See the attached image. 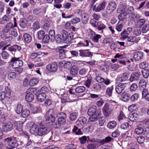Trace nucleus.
<instances>
[{
    "instance_id": "obj_1",
    "label": "nucleus",
    "mask_w": 149,
    "mask_h": 149,
    "mask_svg": "<svg viewBox=\"0 0 149 149\" xmlns=\"http://www.w3.org/2000/svg\"><path fill=\"white\" fill-rule=\"evenodd\" d=\"M56 41L58 43L64 42L69 43L72 39L73 33H68V32L64 30H62L61 34H58L56 36Z\"/></svg>"
},
{
    "instance_id": "obj_2",
    "label": "nucleus",
    "mask_w": 149,
    "mask_h": 149,
    "mask_svg": "<svg viewBox=\"0 0 149 149\" xmlns=\"http://www.w3.org/2000/svg\"><path fill=\"white\" fill-rule=\"evenodd\" d=\"M4 142H6L9 146L8 149H13L17 146V143L15 138L8 137L5 139Z\"/></svg>"
},
{
    "instance_id": "obj_3",
    "label": "nucleus",
    "mask_w": 149,
    "mask_h": 149,
    "mask_svg": "<svg viewBox=\"0 0 149 149\" xmlns=\"http://www.w3.org/2000/svg\"><path fill=\"white\" fill-rule=\"evenodd\" d=\"M35 90L36 89L33 88H29L27 90L25 97V99L27 101L30 102L33 100L34 98L33 94Z\"/></svg>"
},
{
    "instance_id": "obj_4",
    "label": "nucleus",
    "mask_w": 149,
    "mask_h": 149,
    "mask_svg": "<svg viewBox=\"0 0 149 149\" xmlns=\"http://www.w3.org/2000/svg\"><path fill=\"white\" fill-rule=\"evenodd\" d=\"M130 73L129 71H126L118 76L116 79L117 82L125 81L128 80L129 77Z\"/></svg>"
},
{
    "instance_id": "obj_5",
    "label": "nucleus",
    "mask_w": 149,
    "mask_h": 149,
    "mask_svg": "<svg viewBox=\"0 0 149 149\" xmlns=\"http://www.w3.org/2000/svg\"><path fill=\"white\" fill-rule=\"evenodd\" d=\"M12 63V66L13 68L21 67L23 65V62L19 58L14 57L11 60Z\"/></svg>"
},
{
    "instance_id": "obj_6",
    "label": "nucleus",
    "mask_w": 149,
    "mask_h": 149,
    "mask_svg": "<svg viewBox=\"0 0 149 149\" xmlns=\"http://www.w3.org/2000/svg\"><path fill=\"white\" fill-rule=\"evenodd\" d=\"M89 33V36L90 39L94 42H98L99 39L102 37V36L100 35L96 34L91 29H90Z\"/></svg>"
},
{
    "instance_id": "obj_7",
    "label": "nucleus",
    "mask_w": 149,
    "mask_h": 149,
    "mask_svg": "<svg viewBox=\"0 0 149 149\" xmlns=\"http://www.w3.org/2000/svg\"><path fill=\"white\" fill-rule=\"evenodd\" d=\"M112 106H110L108 104H105L103 108V111L104 115L107 117L111 114V112L113 110Z\"/></svg>"
},
{
    "instance_id": "obj_8",
    "label": "nucleus",
    "mask_w": 149,
    "mask_h": 149,
    "mask_svg": "<svg viewBox=\"0 0 149 149\" xmlns=\"http://www.w3.org/2000/svg\"><path fill=\"white\" fill-rule=\"evenodd\" d=\"M58 118V123L59 126L61 125L66 121V115L65 113L63 112L58 113L57 114Z\"/></svg>"
},
{
    "instance_id": "obj_9",
    "label": "nucleus",
    "mask_w": 149,
    "mask_h": 149,
    "mask_svg": "<svg viewBox=\"0 0 149 149\" xmlns=\"http://www.w3.org/2000/svg\"><path fill=\"white\" fill-rule=\"evenodd\" d=\"M53 109H49L47 112L46 121L49 123H53L55 120V118L53 115Z\"/></svg>"
},
{
    "instance_id": "obj_10",
    "label": "nucleus",
    "mask_w": 149,
    "mask_h": 149,
    "mask_svg": "<svg viewBox=\"0 0 149 149\" xmlns=\"http://www.w3.org/2000/svg\"><path fill=\"white\" fill-rule=\"evenodd\" d=\"M47 129L46 127L42 124H40L38 129V135L42 136L47 134Z\"/></svg>"
},
{
    "instance_id": "obj_11",
    "label": "nucleus",
    "mask_w": 149,
    "mask_h": 149,
    "mask_svg": "<svg viewBox=\"0 0 149 149\" xmlns=\"http://www.w3.org/2000/svg\"><path fill=\"white\" fill-rule=\"evenodd\" d=\"M57 69V65L55 62L48 64L46 66V69L49 72H56Z\"/></svg>"
},
{
    "instance_id": "obj_12",
    "label": "nucleus",
    "mask_w": 149,
    "mask_h": 149,
    "mask_svg": "<svg viewBox=\"0 0 149 149\" xmlns=\"http://www.w3.org/2000/svg\"><path fill=\"white\" fill-rule=\"evenodd\" d=\"M126 84L125 83H120L118 84L116 87V92L118 94L121 93L124 91L126 88Z\"/></svg>"
},
{
    "instance_id": "obj_13",
    "label": "nucleus",
    "mask_w": 149,
    "mask_h": 149,
    "mask_svg": "<svg viewBox=\"0 0 149 149\" xmlns=\"http://www.w3.org/2000/svg\"><path fill=\"white\" fill-rule=\"evenodd\" d=\"M122 100L124 102H127L130 99V95L129 93L127 91H124L121 95Z\"/></svg>"
},
{
    "instance_id": "obj_14",
    "label": "nucleus",
    "mask_w": 149,
    "mask_h": 149,
    "mask_svg": "<svg viewBox=\"0 0 149 149\" xmlns=\"http://www.w3.org/2000/svg\"><path fill=\"white\" fill-rule=\"evenodd\" d=\"M72 65L70 62L69 61H63L59 63V66L61 68H65L69 69Z\"/></svg>"
},
{
    "instance_id": "obj_15",
    "label": "nucleus",
    "mask_w": 149,
    "mask_h": 149,
    "mask_svg": "<svg viewBox=\"0 0 149 149\" xmlns=\"http://www.w3.org/2000/svg\"><path fill=\"white\" fill-rule=\"evenodd\" d=\"M79 52V55L81 57H91L93 56V53L88 50H80Z\"/></svg>"
},
{
    "instance_id": "obj_16",
    "label": "nucleus",
    "mask_w": 149,
    "mask_h": 149,
    "mask_svg": "<svg viewBox=\"0 0 149 149\" xmlns=\"http://www.w3.org/2000/svg\"><path fill=\"white\" fill-rule=\"evenodd\" d=\"M146 82L145 79H142L140 80L139 83V87L141 92L144 89H147L146 88Z\"/></svg>"
},
{
    "instance_id": "obj_17",
    "label": "nucleus",
    "mask_w": 149,
    "mask_h": 149,
    "mask_svg": "<svg viewBox=\"0 0 149 149\" xmlns=\"http://www.w3.org/2000/svg\"><path fill=\"white\" fill-rule=\"evenodd\" d=\"M87 119L85 117H81L79 118L76 122V125L81 126L83 125L86 122Z\"/></svg>"
},
{
    "instance_id": "obj_18",
    "label": "nucleus",
    "mask_w": 149,
    "mask_h": 149,
    "mask_svg": "<svg viewBox=\"0 0 149 149\" xmlns=\"http://www.w3.org/2000/svg\"><path fill=\"white\" fill-rule=\"evenodd\" d=\"M13 128V125L9 122L5 123L3 126V129L5 132H7L10 131Z\"/></svg>"
},
{
    "instance_id": "obj_19",
    "label": "nucleus",
    "mask_w": 149,
    "mask_h": 149,
    "mask_svg": "<svg viewBox=\"0 0 149 149\" xmlns=\"http://www.w3.org/2000/svg\"><path fill=\"white\" fill-rule=\"evenodd\" d=\"M96 114H94L92 115L89 118V120L90 121L93 122L97 120L98 117L100 116L101 114V111L100 110L98 109V111L96 112Z\"/></svg>"
},
{
    "instance_id": "obj_20",
    "label": "nucleus",
    "mask_w": 149,
    "mask_h": 149,
    "mask_svg": "<svg viewBox=\"0 0 149 149\" xmlns=\"http://www.w3.org/2000/svg\"><path fill=\"white\" fill-rule=\"evenodd\" d=\"M24 122L19 121H16L14 123V125L16 127V129L19 131H22V128Z\"/></svg>"
},
{
    "instance_id": "obj_21",
    "label": "nucleus",
    "mask_w": 149,
    "mask_h": 149,
    "mask_svg": "<svg viewBox=\"0 0 149 149\" xmlns=\"http://www.w3.org/2000/svg\"><path fill=\"white\" fill-rule=\"evenodd\" d=\"M140 77V75L138 73L134 72L131 74L130 80L131 82L136 81L139 79Z\"/></svg>"
},
{
    "instance_id": "obj_22",
    "label": "nucleus",
    "mask_w": 149,
    "mask_h": 149,
    "mask_svg": "<svg viewBox=\"0 0 149 149\" xmlns=\"http://www.w3.org/2000/svg\"><path fill=\"white\" fill-rule=\"evenodd\" d=\"M79 69L78 67L76 65H73L71 67L70 71V73L71 75L75 76L77 74Z\"/></svg>"
},
{
    "instance_id": "obj_23",
    "label": "nucleus",
    "mask_w": 149,
    "mask_h": 149,
    "mask_svg": "<svg viewBox=\"0 0 149 149\" xmlns=\"http://www.w3.org/2000/svg\"><path fill=\"white\" fill-rule=\"evenodd\" d=\"M97 107L95 106H91L89 109L88 111V114L89 116L92 115L94 114H96V112L98 111V110H96Z\"/></svg>"
},
{
    "instance_id": "obj_24",
    "label": "nucleus",
    "mask_w": 149,
    "mask_h": 149,
    "mask_svg": "<svg viewBox=\"0 0 149 149\" xmlns=\"http://www.w3.org/2000/svg\"><path fill=\"white\" fill-rule=\"evenodd\" d=\"M143 52H136L134 54L133 57L135 61H139L143 58Z\"/></svg>"
},
{
    "instance_id": "obj_25",
    "label": "nucleus",
    "mask_w": 149,
    "mask_h": 149,
    "mask_svg": "<svg viewBox=\"0 0 149 149\" xmlns=\"http://www.w3.org/2000/svg\"><path fill=\"white\" fill-rule=\"evenodd\" d=\"M38 126L36 125H33L30 130V133L33 134H35L38 133Z\"/></svg>"
},
{
    "instance_id": "obj_26",
    "label": "nucleus",
    "mask_w": 149,
    "mask_h": 149,
    "mask_svg": "<svg viewBox=\"0 0 149 149\" xmlns=\"http://www.w3.org/2000/svg\"><path fill=\"white\" fill-rule=\"evenodd\" d=\"M13 28V24L10 22L9 23L6 25L3 31L4 32L7 33L11 29Z\"/></svg>"
},
{
    "instance_id": "obj_27",
    "label": "nucleus",
    "mask_w": 149,
    "mask_h": 149,
    "mask_svg": "<svg viewBox=\"0 0 149 149\" xmlns=\"http://www.w3.org/2000/svg\"><path fill=\"white\" fill-rule=\"evenodd\" d=\"M38 82L39 80L37 78L33 77L30 79L29 84L30 86H33L36 85Z\"/></svg>"
},
{
    "instance_id": "obj_28",
    "label": "nucleus",
    "mask_w": 149,
    "mask_h": 149,
    "mask_svg": "<svg viewBox=\"0 0 149 149\" xmlns=\"http://www.w3.org/2000/svg\"><path fill=\"white\" fill-rule=\"evenodd\" d=\"M23 107L21 104H17L15 108V112L17 114L20 113L22 110Z\"/></svg>"
},
{
    "instance_id": "obj_29",
    "label": "nucleus",
    "mask_w": 149,
    "mask_h": 149,
    "mask_svg": "<svg viewBox=\"0 0 149 149\" xmlns=\"http://www.w3.org/2000/svg\"><path fill=\"white\" fill-rule=\"evenodd\" d=\"M142 97H144L148 101H149V93L148 89H144L142 91Z\"/></svg>"
},
{
    "instance_id": "obj_30",
    "label": "nucleus",
    "mask_w": 149,
    "mask_h": 149,
    "mask_svg": "<svg viewBox=\"0 0 149 149\" xmlns=\"http://www.w3.org/2000/svg\"><path fill=\"white\" fill-rule=\"evenodd\" d=\"M23 37L24 41L27 43H30L32 40V37L29 34L24 33Z\"/></svg>"
},
{
    "instance_id": "obj_31",
    "label": "nucleus",
    "mask_w": 149,
    "mask_h": 149,
    "mask_svg": "<svg viewBox=\"0 0 149 149\" xmlns=\"http://www.w3.org/2000/svg\"><path fill=\"white\" fill-rule=\"evenodd\" d=\"M138 117V114L136 113H130L128 116V118L131 120L134 121L136 120Z\"/></svg>"
},
{
    "instance_id": "obj_32",
    "label": "nucleus",
    "mask_w": 149,
    "mask_h": 149,
    "mask_svg": "<svg viewBox=\"0 0 149 149\" xmlns=\"http://www.w3.org/2000/svg\"><path fill=\"white\" fill-rule=\"evenodd\" d=\"M13 16L12 14H11V15H5L3 17L2 20L3 22H4V23L6 22H9L12 17Z\"/></svg>"
},
{
    "instance_id": "obj_33",
    "label": "nucleus",
    "mask_w": 149,
    "mask_h": 149,
    "mask_svg": "<svg viewBox=\"0 0 149 149\" xmlns=\"http://www.w3.org/2000/svg\"><path fill=\"white\" fill-rule=\"evenodd\" d=\"M46 95L45 93H42L39 94L37 96V98L38 101L40 102H42L45 99Z\"/></svg>"
},
{
    "instance_id": "obj_34",
    "label": "nucleus",
    "mask_w": 149,
    "mask_h": 149,
    "mask_svg": "<svg viewBox=\"0 0 149 149\" xmlns=\"http://www.w3.org/2000/svg\"><path fill=\"white\" fill-rule=\"evenodd\" d=\"M117 123L114 121H111L107 124V127L109 129H113L117 125Z\"/></svg>"
},
{
    "instance_id": "obj_35",
    "label": "nucleus",
    "mask_w": 149,
    "mask_h": 149,
    "mask_svg": "<svg viewBox=\"0 0 149 149\" xmlns=\"http://www.w3.org/2000/svg\"><path fill=\"white\" fill-rule=\"evenodd\" d=\"M85 90V87L83 86H79L75 89V91L77 93H83L84 92Z\"/></svg>"
},
{
    "instance_id": "obj_36",
    "label": "nucleus",
    "mask_w": 149,
    "mask_h": 149,
    "mask_svg": "<svg viewBox=\"0 0 149 149\" xmlns=\"http://www.w3.org/2000/svg\"><path fill=\"white\" fill-rule=\"evenodd\" d=\"M116 6V4L115 2L113 1H111L109 3L107 8L109 9H115Z\"/></svg>"
},
{
    "instance_id": "obj_37",
    "label": "nucleus",
    "mask_w": 149,
    "mask_h": 149,
    "mask_svg": "<svg viewBox=\"0 0 149 149\" xmlns=\"http://www.w3.org/2000/svg\"><path fill=\"white\" fill-rule=\"evenodd\" d=\"M22 116L23 118H26L28 117L30 114V111L29 110L24 109L21 112Z\"/></svg>"
},
{
    "instance_id": "obj_38",
    "label": "nucleus",
    "mask_w": 149,
    "mask_h": 149,
    "mask_svg": "<svg viewBox=\"0 0 149 149\" xmlns=\"http://www.w3.org/2000/svg\"><path fill=\"white\" fill-rule=\"evenodd\" d=\"M113 88L112 87L108 88L106 91V94L108 97H111L112 94Z\"/></svg>"
},
{
    "instance_id": "obj_39",
    "label": "nucleus",
    "mask_w": 149,
    "mask_h": 149,
    "mask_svg": "<svg viewBox=\"0 0 149 149\" xmlns=\"http://www.w3.org/2000/svg\"><path fill=\"white\" fill-rule=\"evenodd\" d=\"M88 14L86 13L84 14L82 16L81 21L84 24H86L88 21Z\"/></svg>"
},
{
    "instance_id": "obj_40",
    "label": "nucleus",
    "mask_w": 149,
    "mask_h": 149,
    "mask_svg": "<svg viewBox=\"0 0 149 149\" xmlns=\"http://www.w3.org/2000/svg\"><path fill=\"white\" fill-rule=\"evenodd\" d=\"M145 22V20L144 19H140L138 20L136 24L137 27H141Z\"/></svg>"
},
{
    "instance_id": "obj_41",
    "label": "nucleus",
    "mask_w": 149,
    "mask_h": 149,
    "mask_svg": "<svg viewBox=\"0 0 149 149\" xmlns=\"http://www.w3.org/2000/svg\"><path fill=\"white\" fill-rule=\"evenodd\" d=\"M142 75L145 78H147L149 75V71L148 70L144 69L141 71Z\"/></svg>"
},
{
    "instance_id": "obj_42",
    "label": "nucleus",
    "mask_w": 149,
    "mask_h": 149,
    "mask_svg": "<svg viewBox=\"0 0 149 149\" xmlns=\"http://www.w3.org/2000/svg\"><path fill=\"white\" fill-rule=\"evenodd\" d=\"M27 21L26 19H21L19 22V25L22 28H25L27 26Z\"/></svg>"
},
{
    "instance_id": "obj_43",
    "label": "nucleus",
    "mask_w": 149,
    "mask_h": 149,
    "mask_svg": "<svg viewBox=\"0 0 149 149\" xmlns=\"http://www.w3.org/2000/svg\"><path fill=\"white\" fill-rule=\"evenodd\" d=\"M42 53L40 52H33L29 56L30 58L33 59L36 58L38 56L41 54Z\"/></svg>"
},
{
    "instance_id": "obj_44",
    "label": "nucleus",
    "mask_w": 149,
    "mask_h": 149,
    "mask_svg": "<svg viewBox=\"0 0 149 149\" xmlns=\"http://www.w3.org/2000/svg\"><path fill=\"white\" fill-rule=\"evenodd\" d=\"M143 128L141 127H138L136 128L134 130V132L137 134H140L143 133Z\"/></svg>"
},
{
    "instance_id": "obj_45",
    "label": "nucleus",
    "mask_w": 149,
    "mask_h": 149,
    "mask_svg": "<svg viewBox=\"0 0 149 149\" xmlns=\"http://www.w3.org/2000/svg\"><path fill=\"white\" fill-rule=\"evenodd\" d=\"M123 26V24L118 22L116 26V29L118 31L120 32L122 31Z\"/></svg>"
},
{
    "instance_id": "obj_46",
    "label": "nucleus",
    "mask_w": 149,
    "mask_h": 149,
    "mask_svg": "<svg viewBox=\"0 0 149 149\" xmlns=\"http://www.w3.org/2000/svg\"><path fill=\"white\" fill-rule=\"evenodd\" d=\"M139 97V94L137 93H135L131 97V100L132 102H135L137 100Z\"/></svg>"
},
{
    "instance_id": "obj_47",
    "label": "nucleus",
    "mask_w": 149,
    "mask_h": 149,
    "mask_svg": "<svg viewBox=\"0 0 149 149\" xmlns=\"http://www.w3.org/2000/svg\"><path fill=\"white\" fill-rule=\"evenodd\" d=\"M136 140L137 142L141 144L143 143L145 141V138L142 136H139L137 138Z\"/></svg>"
},
{
    "instance_id": "obj_48",
    "label": "nucleus",
    "mask_w": 149,
    "mask_h": 149,
    "mask_svg": "<svg viewBox=\"0 0 149 149\" xmlns=\"http://www.w3.org/2000/svg\"><path fill=\"white\" fill-rule=\"evenodd\" d=\"M45 35V33L43 31H40L38 32V38L39 39H42Z\"/></svg>"
},
{
    "instance_id": "obj_49",
    "label": "nucleus",
    "mask_w": 149,
    "mask_h": 149,
    "mask_svg": "<svg viewBox=\"0 0 149 149\" xmlns=\"http://www.w3.org/2000/svg\"><path fill=\"white\" fill-rule=\"evenodd\" d=\"M58 52L60 58H62L65 56V50L63 49H60L58 50Z\"/></svg>"
},
{
    "instance_id": "obj_50",
    "label": "nucleus",
    "mask_w": 149,
    "mask_h": 149,
    "mask_svg": "<svg viewBox=\"0 0 149 149\" xmlns=\"http://www.w3.org/2000/svg\"><path fill=\"white\" fill-rule=\"evenodd\" d=\"M148 66V63L146 62H143L140 63L139 65V67L140 68L144 69L147 68Z\"/></svg>"
},
{
    "instance_id": "obj_51",
    "label": "nucleus",
    "mask_w": 149,
    "mask_h": 149,
    "mask_svg": "<svg viewBox=\"0 0 149 149\" xmlns=\"http://www.w3.org/2000/svg\"><path fill=\"white\" fill-rule=\"evenodd\" d=\"M139 27L134 28V33L136 36H139L141 33V31Z\"/></svg>"
},
{
    "instance_id": "obj_52",
    "label": "nucleus",
    "mask_w": 149,
    "mask_h": 149,
    "mask_svg": "<svg viewBox=\"0 0 149 149\" xmlns=\"http://www.w3.org/2000/svg\"><path fill=\"white\" fill-rule=\"evenodd\" d=\"M138 86L135 83L132 84L130 86V89L131 91H135L137 88Z\"/></svg>"
},
{
    "instance_id": "obj_53",
    "label": "nucleus",
    "mask_w": 149,
    "mask_h": 149,
    "mask_svg": "<svg viewBox=\"0 0 149 149\" xmlns=\"http://www.w3.org/2000/svg\"><path fill=\"white\" fill-rule=\"evenodd\" d=\"M78 116V114L77 113H72L70 114V119L72 120H75Z\"/></svg>"
},
{
    "instance_id": "obj_54",
    "label": "nucleus",
    "mask_w": 149,
    "mask_h": 149,
    "mask_svg": "<svg viewBox=\"0 0 149 149\" xmlns=\"http://www.w3.org/2000/svg\"><path fill=\"white\" fill-rule=\"evenodd\" d=\"M80 143L81 144H85L87 140V137L86 136H83L79 138Z\"/></svg>"
},
{
    "instance_id": "obj_55",
    "label": "nucleus",
    "mask_w": 149,
    "mask_h": 149,
    "mask_svg": "<svg viewBox=\"0 0 149 149\" xmlns=\"http://www.w3.org/2000/svg\"><path fill=\"white\" fill-rule=\"evenodd\" d=\"M50 37L47 35H46L42 39L43 42L45 43H47L49 41Z\"/></svg>"
},
{
    "instance_id": "obj_56",
    "label": "nucleus",
    "mask_w": 149,
    "mask_h": 149,
    "mask_svg": "<svg viewBox=\"0 0 149 149\" xmlns=\"http://www.w3.org/2000/svg\"><path fill=\"white\" fill-rule=\"evenodd\" d=\"M136 38L135 36H132L127 37L128 41L130 42H134L136 41Z\"/></svg>"
},
{
    "instance_id": "obj_57",
    "label": "nucleus",
    "mask_w": 149,
    "mask_h": 149,
    "mask_svg": "<svg viewBox=\"0 0 149 149\" xmlns=\"http://www.w3.org/2000/svg\"><path fill=\"white\" fill-rule=\"evenodd\" d=\"M129 34L128 31L126 29H124L121 33V36L125 38L127 37V36Z\"/></svg>"
},
{
    "instance_id": "obj_58",
    "label": "nucleus",
    "mask_w": 149,
    "mask_h": 149,
    "mask_svg": "<svg viewBox=\"0 0 149 149\" xmlns=\"http://www.w3.org/2000/svg\"><path fill=\"white\" fill-rule=\"evenodd\" d=\"M16 75L15 72H10L8 74V77L10 79H15L16 77Z\"/></svg>"
},
{
    "instance_id": "obj_59",
    "label": "nucleus",
    "mask_w": 149,
    "mask_h": 149,
    "mask_svg": "<svg viewBox=\"0 0 149 149\" xmlns=\"http://www.w3.org/2000/svg\"><path fill=\"white\" fill-rule=\"evenodd\" d=\"M149 30V25L146 24L143 27L142 31L143 33H144L147 32Z\"/></svg>"
},
{
    "instance_id": "obj_60",
    "label": "nucleus",
    "mask_w": 149,
    "mask_h": 149,
    "mask_svg": "<svg viewBox=\"0 0 149 149\" xmlns=\"http://www.w3.org/2000/svg\"><path fill=\"white\" fill-rule=\"evenodd\" d=\"M40 28L39 23L37 22H35L32 25V28L34 30L38 29Z\"/></svg>"
},
{
    "instance_id": "obj_61",
    "label": "nucleus",
    "mask_w": 149,
    "mask_h": 149,
    "mask_svg": "<svg viewBox=\"0 0 149 149\" xmlns=\"http://www.w3.org/2000/svg\"><path fill=\"white\" fill-rule=\"evenodd\" d=\"M119 67V65L116 64H112L111 66V68L113 71H115Z\"/></svg>"
},
{
    "instance_id": "obj_62",
    "label": "nucleus",
    "mask_w": 149,
    "mask_h": 149,
    "mask_svg": "<svg viewBox=\"0 0 149 149\" xmlns=\"http://www.w3.org/2000/svg\"><path fill=\"white\" fill-rule=\"evenodd\" d=\"M90 23L91 25L94 27H97L98 24V22L94 20L93 19H92L90 20Z\"/></svg>"
},
{
    "instance_id": "obj_63",
    "label": "nucleus",
    "mask_w": 149,
    "mask_h": 149,
    "mask_svg": "<svg viewBox=\"0 0 149 149\" xmlns=\"http://www.w3.org/2000/svg\"><path fill=\"white\" fill-rule=\"evenodd\" d=\"M97 29L99 31H101L106 28V26L103 23H101L98 25L97 26Z\"/></svg>"
},
{
    "instance_id": "obj_64",
    "label": "nucleus",
    "mask_w": 149,
    "mask_h": 149,
    "mask_svg": "<svg viewBox=\"0 0 149 149\" xmlns=\"http://www.w3.org/2000/svg\"><path fill=\"white\" fill-rule=\"evenodd\" d=\"M136 107V104H132L128 107V110L130 112H133L135 109Z\"/></svg>"
}]
</instances>
